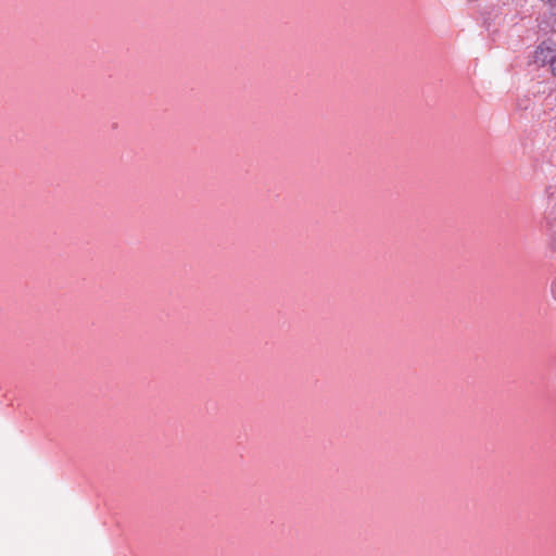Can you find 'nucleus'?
<instances>
[{
	"mask_svg": "<svg viewBox=\"0 0 556 556\" xmlns=\"http://www.w3.org/2000/svg\"><path fill=\"white\" fill-rule=\"evenodd\" d=\"M533 60L540 65L548 64L553 76L556 77V43L552 38H547L538 46Z\"/></svg>",
	"mask_w": 556,
	"mask_h": 556,
	"instance_id": "f257e3e1",
	"label": "nucleus"
},
{
	"mask_svg": "<svg viewBox=\"0 0 556 556\" xmlns=\"http://www.w3.org/2000/svg\"><path fill=\"white\" fill-rule=\"evenodd\" d=\"M551 293H552L553 299L556 301V277L552 280Z\"/></svg>",
	"mask_w": 556,
	"mask_h": 556,
	"instance_id": "f03ea898",
	"label": "nucleus"
}]
</instances>
